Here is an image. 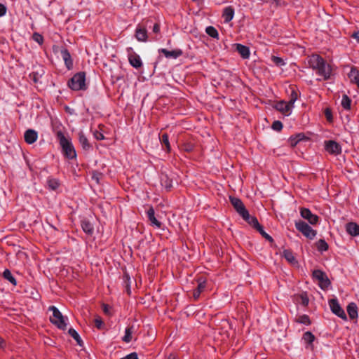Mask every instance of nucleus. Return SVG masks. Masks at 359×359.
Listing matches in <instances>:
<instances>
[{"mask_svg": "<svg viewBox=\"0 0 359 359\" xmlns=\"http://www.w3.org/2000/svg\"><path fill=\"white\" fill-rule=\"evenodd\" d=\"M308 63L311 68L316 70L318 75L323 77L324 80H327L330 78L332 68L319 55L313 54L309 56Z\"/></svg>", "mask_w": 359, "mask_h": 359, "instance_id": "1", "label": "nucleus"}, {"mask_svg": "<svg viewBox=\"0 0 359 359\" xmlns=\"http://www.w3.org/2000/svg\"><path fill=\"white\" fill-rule=\"evenodd\" d=\"M57 138L59 140L64 155L69 159L76 158V154L74 146L72 145V142L65 136L62 132L58 131L57 133Z\"/></svg>", "mask_w": 359, "mask_h": 359, "instance_id": "2", "label": "nucleus"}, {"mask_svg": "<svg viewBox=\"0 0 359 359\" xmlns=\"http://www.w3.org/2000/svg\"><path fill=\"white\" fill-rule=\"evenodd\" d=\"M68 86L73 90H86V73L81 72L75 74L68 81Z\"/></svg>", "mask_w": 359, "mask_h": 359, "instance_id": "3", "label": "nucleus"}, {"mask_svg": "<svg viewBox=\"0 0 359 359\" xmlns=\"http://www.w3.org/2000/svg\"><path fill=\"white\" fill-rule=\"evenodd\" d=\"M49 310L53 312V316L50 317V322L59 329L63 330H66V318L62 316L61 312L55 306H50Z\"/></svg>", "mask_w": 359, "mask_h": 359, "instance_id": "4", "label": "nucleus"}, {"mask_svg": "<svg viewBox=\"0 0 359 359\" xmlns=\"http://www.w3.org/2000/svg\"><path fill=\"white\" fill-rule=\"evenodd\" d=\"M295 227L304 236L309 239H313L316 235V231L313 230L307 223L304 221L296 222Z\"/></svg>", "mask_w": 359, "mask_h": 359, "instance_id": "5", "label": "nucleus"}, {"mask_svg": "<svg viewBox=\"0 0 359 359\" xmlns=\"http://www.w3.org/2000/svg\"><path fill=\"white\" fill-rule=\"evenodd\" d=\"M128 57L129 63L135 69H139L142 66V62L139 55H137L131 47L127 48Z\"/></svg>", "mask_w": 359, "mask_h": 359, "instance_id": "6", "label": "nucleus"}, {"mask_svg": "<svg viewBox=\"0 0 359 359\" xmlns=\"http://www.w3.org/2000/svg\"><path fill=\"white\" fill-rule=\"evenodd\" d=\"M313 277L319 281V286L322 289H326L330 284L327 275L321 270H314L313 271Z\"/></svg>", "mask_w": 359, "mask_h": 359, "instance_id": "7", "label": "nucleus"}, {"mask_svg": "<svg viewBox=\"0 0 359 359\" xmlns=\"http://www.w3.org/2000/svg\"><path fill=\"white\" fill-rule=\"evenodd\" d=\"M329 305L332 313L341 319L346 320V315L343 309L340 306L337 299H332L329 300Z\"/></svg>", "mask_w": 359, "mask_h": 359, "instance_id": "8", "label": "nucleus"}, {"mask_svg": "<svg viewBox=\"0 0 359 359\" xmlns=\"http://www.w3.org/2000/svg\"><path fill=\"white\" fill-rule=\"evenodd\" d=\"M229 199L233 208L241 217L244 215L246 216L248 215V211L245 209V205L241 199L232 196H230Z\"/></svg>", "mask_w": 359, "mask_h": 359, "instance_id": "9", "label": "nucleus"}, {"mask_svg": "<svg viewBox=\"0 0 359 359\" xmlns=\"http://www.w3.org/2000/svg\"><path fill=\"white\" fill-rule=\"evenodd\" d=\"M325 149L328 153L333 155H338L341 152V146L333 140L325 141Z\"/></svg>", "mask_w": 359, "mask_h": 359, "instance_id": "10", "label": "nucleus"}, {"mask_svg": "<svg viewBox=\"0 0 359 359\" xmlns=\"http://www.w3.org/2000/svg\"><path fill=\"white\" fill-rule=\"evenodd\" d=\"M300 215L304 219L308 220L311 224L314 225L318 222L319 217L316 215L313 214L308 208H302L300 209Z\"/></svg>", "mask_w": 359, "mask_h": 359, "instance_id": "11", "label": "nucleus"}, {"mask_svg": "<svg viewBox=\"0 0 359 359\" xmlns=\"http://www.w3.org/2000/svg\"><path fill=\"white\" fill-rule=\"evenodd\" d=\"M275 108L285 116H289L293 107L288 102L280 101L276 104Z\"/></svg>", "mask_w": 359, "mask_h": 359, "instance_id": "12", "label": "nucleus"}, {"mask_svg": "<svg viewBox=\"0 0 359 359\" xmlns=\"http://www.w3.org/2000/svg\"><path fill=\"white\" fill-rule=\"evenodd\" d=\"M61 56L65 62L66 67L70 70L73 68V60L69 50L66 48L61 50Z\"/></svg>", "mask_w": 359, "mask_h": 359, "instance_id": "13", "label": "nucleus"}, {"mask_svg": "<svg viewBox=\"0 0 359 359\" xmlns=\"http://www.w3.org/2000/svg\"><path fill=\"white\" fill-rule=\"evenodd\" d=\"M25 141L29 144H33L35 142L38 138L37 133L32 129H28L25 131L24 135Z\"/></svg>", "mask_w": 359, "mask_h": 359, "instance_id": "14", "label": "nucleus"}, {"mask_svg": "<svg viewBox=\"0 0 359 359\" xmlns=\"http://www.w3.org/2000/svg\"><path fill=\"white\" fill-rule=\"evenodd\" d=\"M348 77L350 82L355 84L359 88V70L356 67H351L350 72L348 74Z\"/></svg>", "mask_w": 359, "mask_h": 359, "instance_id": "15", "label": "nucleus"}, {"mask_svg": "<svg viewBox=\"0 0 359 359\" xmlns=\"http://www.w3.org/2000/svg\"><path fill=\"white\" fill-rule=\"evenodd\" d=\"M234 16V8L229 6L224 8L222 13V18H224V21L225 23H228L232 20Z\"/></svg>", "mask_w": 359, "mask_h": 359, "instance_id": "16", "label": "nucleus"}, {"mask_svg": "<svg viewBox=\"0 0 359 359\" xmlns=\"http://www.w3.org/2000/svg\"><path fill=\"white\" fill-rule=\"evenodd\" d=\"M147 217L151 224L158 229L161 227V223L155 217L154 210L152 207H150L147 212Z\"/></svg>", "mask_w": 359, "mask_h": 359, "instance_id": "17", "label": "nucleus"}, {"mask_svg": "<svg viewBox=\"0 0 359 359\" xmlns=\"http://www.w3.org/2000/svg\"><path fill=\"white\" fill-rule=\"evenodd\" d=\"M346 230L352 236H359V224L355 222H349L346 225Z\"/></svg>", "mask_w": 359, "mask_h": 359, "instance_id": "18", "label": "nucleus"}, {"mask_svg": "<svg viewBox=\"0 0 359 359\" xmlns=\"http://www.w3.org/2000/svg\"><path fill=\"white\" fill-rule=\"evenodd\" d=\"M161 53H162L166 57H172L177 58L182 55V51L180 49L173 50H168L165 48H162L159 50Z\"/></svg>", "mask_w": 359, "mask_h": 359, "instance_id": "19", "label": "nucleus"}, {"mask_svg": "<svg viewBox=\"0 0 359 359\" xmlns=\"http://www.w3.org/2000/svg\"><path fill=\"white\" fill-rule=\"evenodd\" d=\"M236 50L241 55V57L244 59H247L250 57V50L249 48L246 46L237 43L236 44Z\"/></svg>", "mask_w": 359, "mask_h": 359, "instance_id": "20", "label": "nucleus"}, {"mask_svg": "<svg viewBox=\"0 0 359 359\" xmlns=\"http://www.w3.org/2000/svg\"><path fill=\"white\" fill-rule=\"evenodd\" d=\"M135 37L139 41H146L147 39V29L142 27H137L135 31Z\"/></svg>", "mask_w": 359, "mask_h": 359, "instance_id": "21", "label": "nucleus"}, {"mask_svg": "<svg viewBox=\"0 0 359 359\" xmlns=\"http://www.w3.org/2000/svg\"><path fill=\"white\" fill-rule=\"evenodd\" d=\"M347 313L352 320L358 317V307L355 303H350L347 306Z\"/></svg>", "mask_w": 359, "mask_h": 359, "instance_id": "22", "label": "nucleus"}, {"mask_svg": "<svg viewBox=\"0 0 359 359\" xmlns=\"http://www.w3.org/2000/svg\"><path fill=\"white\" fill-rule=\"evenodd\" d=\"M79 140L83 149L88 150L91 147V145L88 142V138L81 131L79 133Z\"/></svg>", "mask_w": 359, "mask_h": 359, "instance_id": "23", "label": "nucleus"}, {"mask_svg": "<svg viewBox=\"0 0 359 359\" xmlns=\"http://www.w3.org/2000/svg\"><path fill=\"white\" fill-rule=\"evenodd\" d=\"M243 219H245L249 224L252 226L255 229L260 226L257 219L255 217L250 216L248 213V215H243Z\"/></svg>", "mask_w": 359, "mask_h": 359, "instance_id": "24", "label": "nucleus"}, {"mask_svg": "<svg viewBox=\"0 0 359 359\" xmlns=\"http://www.w3.org/2000/svg\"><path fill=\"white\" fill-rule=\"evenodd\" d=\"M283 253V257L285 258V259L289 263H290L292 264H297V261L291 250H285Z\"/></svg>", "mask_w": 359, "mask_h": 359, "instance_id": "25", "label": "nucleus"}, {"mask_svg": "<svg viewBox=\"0 0 359 359\" xmlns=\"http://www.w3.org/2000/svg\"><path fill=\"white\" fill-rule=\"evenodd\" d=\"M81 226L84 232L91 235L94 231V228L92 224L88 220H83L81 222Z\"/></svg>", "mask_w": 359, "mask_h": 359, "instance_id": "26", "label": "nucleus"}, {"mask_svg": "<svg viewBox=\"0 0 359 359\" xmlns=\"http://www.w3.org/2000/svg\"><path fill=\"white\" fill-rule=\"evenodd\" d=\"M134 331L133 326H129L126 327L125 331V335L123 337V341L126 343H129L132 340V334Z\"/></svg>", "mask_w": 359, "mask_h": 359, "instance_id": "27", "label": "nucleus"}, {"mask_svg": "<svg viewBox=\"0 0 359 359\" xmlns=\"http://www.w3.org/2000/svg\"><path fill=\"white\" fill-rule=\"evenodd\" d=\"M304 135L302 133H299L295 136H292L289 139L290 144L292 147H295L298 142L302 140L304 138Z\"/></svg>", "mask_w": 359, "mask_h": 359, "instance_id": "28", "label": "nucleus"}, {"mask_svg": "<svg viewBox=\"0 0 359 359\" xmlns=\"http://www.w3.org/2000/svg\"><path fill=\"white\" fill-rule=\"evenodd\" d=\"M3 277L8 280L13 285H16L17 282L15 278L11 274V272L8 269H6L3 273Z\"/></svg>", "mask_w": 359, "mask_h": 359, "instance_id": "29", "label": "nucleus"}, {"mask_svg": "<svg viewBox=\"0 0 359 359\" xmlns=\"http://www.w3.org/2000/svg\"><path fill=\"white\" fill-rule=\"evenodd\" d=\"M304 341L309 346H312V344L315 339V336L311 332H306L303 334Z\"/></svg>", "mask_w": 359, "mask_h": 359, "instance_id": "30", "label": "nucleus"}, {"mask_svg": "<svg viewBox=\"0 0 359 359\" xmlns=\"http://www.w3.org/2000/svg\"><path fill=\"white\" fill-rule=\"evenodd\" d=\"M161 142L162 144L165 145V149L168 152L170 151V144L168 140V135L166 133H164L161 135L160 138Z\"/></svg>", "mask_w": 359, "mask_h": 359, "instance_id": "31", "label": "nucleus"}, {"mask_svg": "<svg viewBox=\"0 0 359 359\" xmlns=\"http://www.w3.org/2000/svg\"><path fill=\"white\" fill-rule=\"evenodd\" d=\"M341 104L344 109L348 110L351 109V100L346 95H344Z\"/></svg>", "mask_w": 359, "mask_h": 359, "instance_id": "32", "label": "nucleus"}, {"mask_svg": "<svg viewBox=\"0 0 359 359\" xmlns=\"http://www.w3.org/2000/svg\"><path fill=\"white\" fill-rule=\"evenodd\" d=\"M316 248L318 251H327L328 250V244L325 240L320 239L316 243Z\"/></svg>", "mask_w": 359, "mask_h": 359, "instance_id": "33", "label": "nucleus"}, {"mask_svg": "<svg viewBox=\"0 0 359 359\" xmlns=\"http://www.w3.org/2000/svg\"><path fill=\"white\" fill-rule=\"evenodd\" d=\"M205 32L210 36L214 39H219L218 32L214 27L209 26L206 27Z\"/></svg>", "mask_w": 359, "mask_h": 359, "instance_id": "34", "label": "nucleus"}, {"mask_svg": "<svg viewBox=\"0 0 359 359\" xmlns=\"http://www.w3.org/2000/svg\"><path fill=\"white\" fill-rule=\"evenodd\" d=\"M48 187L52 190H56L59 187V182L55 178H48L47 180Z\"/></svg>", "mask_w": 359, "mask_h": 359, "instance_id": "35", "label": "nucleus"}, {"mask_svg": "<svg viewBox=\"0 0 359 359\" xmlns=\"http://www.w3.org/2000/svg\"><path fill=\"white\" fill-rule=\"evenodd\" d=\"M68 332H69V335L71 337H72L76 341L77 344L81 346L82 340H81L80 336L79 335V334L77 333V332L74 329L70 328Z\"/></svg>", "mask_w": 359, "mask_h": 359, "instance_id": "36", "label": "nucleus"}, {"mask_svg": "<svg viewBox=\"0 0 359 359\" xmlns=\"http://www.w3.org/2000/svg\"><path fill=\"white\" fill-rule=\"evenodd\" d=\"M296 321L299 323L307 325L311 324L309 317L307 315L299 316L297 318Z\"/></svg>", "mask_w": 359, "mask_h": 359, "instance_id": "37", "label": "nucleus"}, {"mask_svg": "<svg viewBox=\"0 0 359 359\" xmlns=\"http://www.w3.org/2000/svg\"><path fill=\"white\" fill-rule=\"evenodd\" d=\"M256 229H257V230L260 233V234H261V235H262L264 238H266V240H268L269 241H271V242H272V241H273V238H272V237H271V236H269L268 233H266L264 231V229H263V227H262V225L259 226V227H257Z\"/></svg>", "mask_w": 359, "mask_h": 359, "instance_id": "38", "label": "nucleus"}, {"mask_svg": "<svg viewBox=\"0 0 359 359\" xmlns=\"http://www.w3.org/2000/svg\"><path fill=\"white\" fill-rule=\"evenodd\" d=\"M298 98V94L296 90H292L290 96V100L288 101L290 106L294 107V104Z\"/></svg>", "mask_w": 359, "mask_h": 359, "instance_id": "39", "label": "nucleus"}, {"mask_svg": "<svg viewBox=\"0 0 359 359\" xmlns=\"http://www.w3.org/2000/svg\"><path fill=\"white\" fill-rule=\"evenodd\" d=\"M198 284L196 290L201 293L205 288L206 281L204 279L200 278L198 279Z\"/></svg>", "mask_w": 359, "mask_h": 359, "instance_id": "40", "label": "nucleus"}, {"mask_svg": "<svg viewBox=\"0 0 359 359\" xmlns=\"http://www.w3.org/2000/svg\"><path fill=\"white\" fill-rule=\"evenodd\" d=\"M194 147V144L191 142H185L182 145V149L187 152H190L193 151Z\"/></svg>", "mask_w": 359, "mask_h": 359, "instance_id": "41", "label": "nucleus"}, {"mask_svg": "<svg viewBox=\"0 0 359 359\" xmlns=\"http://www.w3.org/2000/svg\"><path fill=\"white\" fill-rule=\"evenodd\" d=\"M271 60L275 63L277 66H283L285 65L284 60L279 57L272 56Z\"/></svg>", "mask_w": 359, "mask_h": 359, "instance_id": "42", "label": "nucleus"}, {"mask_svg": "<svg viewBox=\"0 0 359 359\" xmlns=\"http://www.w3.org/2000/svg\"><path fill=\"white\" fill-rule=\"evenodd\" d=\"M271 127L274 130L280 131L283 128V123L280 121H275Z\"/></svg>", "mask_w": 359, "mask_h": 359, "instance_id": "43", "label": "nucleus"}, {"mask_svg": "<svg viewBox=\"0 0 359 359\" xmlns=\"http://www.w3.org/2000/svg\"><path fill=\"white\" fill-rule=\"evenodd\" d=\"M32 37L33 39L39 44H41L43 42V37L38 33H34Z\"/></svg>", "mask_w": 359, "mask_h": 359, "instance_id": "44", "label": "nucleus"}, {"mask_svg": "<svg viewBox=\"0 0 359 359\" xmlns=\"http://www.w3.org/2000/svg\"><path fill=\"white\" fill-rule=\"evenodd\" d=\"M95 325L97 328H98V329H101L102 328V325H103V322H102V320L100 317H97L95 319Z\"/></svg>", "mask_w": 359, "mask_h": 359, "instance_id": "45", "label": "nucleus"}, {"mask_svg": "<svg viewBox=\"0 0 359 359\" xmlns=\"http://www.w3.org/2000/svg\"><path fill=\"white\" fill-rule=\"evenodd\" d=\"M94 137H95V138L96 140H104V135H103L102 133H100V132H99V131H97V130H96V131L94 133Z\"/></svg>", "mask_w": 359, "mask_h": 359, "instance_id": "46", "label": "nucleus"}, {"mask_svg": "<svg viewBox=\"0 0 359 359\" xmlns=\"http://www.w3.org/2000/svg\"><path fill=\"white\" fill-rule=\"evenodd\" d=\"M124 278H125V282L126 283L127 292L128 294H130V285H129L130 277H129L128 274L126 273L124 275Z\"/></svg>", "mask_w": 359, "mask_h": 359, "instance_id": "47", "label": "nucleus"}, {"mask_svg": "<svg viewBox=\"0 0 359 359\" xmlns=\"http://www.w3.org/2000/svg\"><path fill=\"white\" fill-rule=\"evenodd\" d=\"M121 359H138L137 354L136 353H132L126 356L121 358Z\"/></svg>", "mask_w": 359, "mask_h": 359, "instance_id": "48", "label": "nucleus"}, {"mask_svg": "<svg viewBox=\"0 0 359 359\" xmlns=\"http://www.w3.org/2000/svg\"><path fill=\"white\" fill-rule=\"evenodd\" d=\"M110 306L107 304H102V310H103V312L107 314V315H110Z\"/></svg>", "mask_w": 359, "mask_h": 359, "instance_id": "49", "label": "nucleus"}, {"mask_svg": "<svg viewBox=\"0 0 359 359\" xmlns=\"http://www.w3.org/2000/svg\"><path fill=\"white\" fill-rule=\"evenodd\" d=\"M6 12V8L4 5L0 4V17L4 15Z\"/></svg>", "mask_w": 359, "mask_h": 359, "instance_id": "50", "label": "nucleus"}, {"mask_svg": "<svg viewBox=\"0 0 359 359\" xmlns=\"http://www.w3.org/2000/svg\"><path fill=\"white\" fill-rule=\"evenodd\" d=\"M160 31V25L158 23L154 24L153 27V32L158 33Z\"/></svg>", "mask_w": 359, "mask_h": 359, "instance_id": "51", "label": "nucleus"}, {"mask_svg": "<svg viewBox=\"0 0 359 359\" xmlns=\"http://www.w3.org/2000/svg\"><path fill=\"white\" fill-rule=\"evenodd\" d=\"M200 294H201V293L198 291H197L196 290H195L194 291V292H193V297H194V299L195 300H197L199 298Z\"/></svg>", "mask_w": 359, "mask_h": 359, "instance_id": "52", "label": "nucleus"}, {"mask_svg": "<svg viewBox=\"0 0 359 359\" xmlns=\"http://www.w3.org/2000/svg\"><path fill=\"white\" fill-rule=\"evenodd\" d=\"M352 37L355 39L359 43V32H354L352 35Z\"/></svg>", "mask_w": 359, "mask_h": 359, "instance_id": "53", "label": "nucleus"}, {"mask_svg": "<svg viewBox=\"0 0 359 359\" xmlns=\"http://www.w3.org/2000/svg\"><path fill=\"white\" fill-rule=\"evenodd\" d=\"M325 116L328 120H330L332 117L331 113L327 109L326 110Z\"/></svg>", "mask_w": 359, "mask_h": 359, "instance_id": "54", "label": "nucleus"}, {"mask_svg": "<svg viewBox=\"0 0 359 359\" xmlns=\"http://www.w3.org/2000/svg\"><path fill=\"white\" fill-rule=\"evenodd\" d=\"M309 303V299L306 297H302V304L304 305H307Z\"/></svg>", "mask_w": 359, "mask_h": 359, "instance_id": "55", "label": "nucleus"}, {"mask_svg": "<svg viewBox=\"0 0 359 359\" xmlns=\"http://www.w3.org/2000/svg\"><path fill=\"white\" fill-rule=\"evenodd\" d=\"M168 359H177V358L174 354H170L168 357Z\"/></svg>", "mask_w": 359, "mask_h": 359, "instance_id": "56", "label": "nucleus"}, {"mask_svg": "<svg viewBox=\"0 0 359 359\" xmlns=\"http://www.w3.org/2000/svg\"><path fill=\"white\" fill-rule=\"evenodd\" d=\"M171 187H172V184L170 183L165 184V188L167 189H170Z\"/></svg>", "mask_w": 359, "mask_h": 359, "instance_id": "57", "label": "nucleus"}, {"mask_svg": "<svg viewBox=\"0 0 359 359\" xmlns=\"http://www.w3.org/2000/svg\"><path fill=\"white\" fill-rule=\"evenodd\" d=\"M3 343H4L3 339L0 338V347H1V348H2V347H3Z\"/></svg>", "mask_w": 359, "mask_h": 359, "instance_id": "58", "label": "nucleus"}]
</instances>
